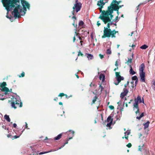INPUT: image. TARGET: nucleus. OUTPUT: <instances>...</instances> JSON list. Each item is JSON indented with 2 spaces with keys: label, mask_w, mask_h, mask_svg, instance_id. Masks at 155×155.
Returning a JSON list of instances; mask_svg holds the SVG:
<instances>
[{
  "label": "nucleus",
  "mask_w": 155,
  "mask_h": 155,
  "mask_svg": "<svg viewBox=\"0 0 155 155\" xmlns=\"http://www.w3.org/2000/svg\"><path fill=\"white\" fill-rule=\"evenodd\" d=\"M3 6L8 11H12L15 18H19L21 15H24L27 11L26 8L29 9L30 4L25 0H2Z\"/></svg>",
  "instance_id": "1"
},
{
  "label": "nucleus",
  "mask_w": 155,
  "mask_h": 155,
  "mask_svg": "<svg viewBox=\"0 0 155 155\" xmlns=\"http://www.w3.org/2000/svg\"><path fill=\"white\" fill-rule=\"evenodd\" d=\"M101 12V15H100L99 18L102 20L105 24L110 21L113 18L114 15L112 14L113 13V10L112 8H111L110 6L108 7L107 10H103Z\"/></svg>",
  "instance_id": "2"
},
{
  "label": "nucleus",
  "mask_w": 155,
  "mask_h": 155,
  "mask_svg": "<svg viewBox=\"0 0 155 155\" xmlns=\"http://www.w3.org/2000/svg\"><path fill=\"white\" fill-rule=\"evenodd\" d=\"M134 103L133 104V108L134 109V108H136L137 109V110L135 112L137 114L139 112V109L138 105V103L139 102V103L143 102L144 103L143 99V101H142L141 97L140 96H138L137 98H135L134 100Z\"/></svg>",
  "instance_id": "3"
},
{
  "label": "nucleus",
  "mask_w": 155,
  "mask_h": 155,
  "mask_svg": "<svg viewBox=\"0 0 155 155\" xmlns=\"http://www.w3.org/2000/svg\"><path fill=\"white\" fill-rule=\"evenodd\" d=\"M104 34L101 37L102 38H104L106 37L109 38L110 37L112 38L111 30L110 29L105 28V27H104Z\"/></svg>",
  "instance_id": "4"
},
{
  "label": "nucleus",
  "mask_w": 155,
  "mask_h": 155,
  "mask_svg": "<svg viewBox=\"0 0 155 155\" xmlns=\"http://www.w3.org/2000/svg\"><path fill=\"white\" fill-rule=\"evenodd\" d=\"M116 75V79L117 82V83H114V84L116 85H118L121 82V81L124 80V78L123 76H121L120 75V72H116L115 73Z\"/></svg>",
  "instance_id": "5"
},
{
  "label": "nucleus",
  "mask_w": 155,
  "mask_h": 155,
  "mask_svg": "<svg viewBox=\"0 0 155 155\" xmlns=\"http://www.w3.org/2000/svg\"><path fill=\"white\" fill-rule=\"evenodd\" d=\"M7 85L6 83L5 82H3L1 84H0V87L2 88L1 91L2 92H5V94L6 95L8 94V92H9V89L5 86Z\"/></svg>",
  "instance_id": "6"
},
{
  "label": "nucleus",
  "mask_w": 155,
  "mask_h": 155,
  "mask_svg": "<svg viewBox=\"0 0 155 155\" xmlns=\"http://www.w3.org/2000/svg\"><path fill=\"white\" fill-rule=\"evenodd\" d=\"M75 2L76 3L73 7V9L78 12L81 10L82 4L81 2H78V0H76Z\"/></svg>",
  "instance_id": "7"
},
{
  "label": "nucleus",
  "mask_w": 155,
  "mask_h": 155,
  "mask_svg": "<svg viewBox=\"0 0 155 155\" xmlns=\"http://www.w3.org/2000/svg\"><path fill=\"white\" fill-rule=\"evenodd\" d=\"M113 120V119L112 118V117L109 116L107 117V120H105V122H103V124L106 125L107 127H110L112 123Z\"/></svg>",
  "instance_id": "8"
},
{
  "label": "nucleus",
  "mask_w": 155,
  "mask_h": 155,
  "mask_svg": "<svg viewBox=\"0 0 155 155\" xmlns=\"http://www.w3.org/2000/svg\"><path fill=\"white\" fill-rule=\"evenodd\" d=\"M121 2V1H117L116 0H113L109 6H110V7L112 8H115L116 9H117L118 8H119L118 7V5Z\"/></svg>",
  "instance_id": "9"
},
{
  "label": "nucleus",
  "mask_w": 155,
  "mask_h": 155,
  "mask_svg": "<svg viewBox=\"0 0 155 155\" xmlns=\"http://www.w3.org/2000/svg\"><path fill=\"white\" fill-rule=\"evenodd\" d=\"M9 102L11 104V106L12 107L14 108L15 109L17 107H21L22 106V103H17L15 102H12V101H9Z\"/></svg>",
  "instance_id": "10"
},
{
  "label": "nucleus",
  "mask_w": 155,
  "mask_h": 155,
  "mask_svg": "<svg viewBox=\"0 0 155 155\" xmlns=\"http://www.w3.org/2000/svg\"><path fill=\"white\" fill-rule=\"evenodd\" d=\"M104 0H100V1H98L97 2V5L98 7H100L99 8V9L100 12L102 11V9L103 8V6L106 3V2H103Z\"/></svg>",
  "instance_id": "11"
},
{
  "label": "nucleus",
  "mask_w": 155,
  "mask_h": 155,
  "mask_svg": "<svg viewBox=\"0 0 155 155\" xmlns=\"http://www.w3.org/2000/svg\"><path fill=\"white\" fill-rule=\"evenodd\" d=\"M129 91L126 88H124L123 89V92L121 93L120 95V97L122 99L125 96H126Z\"/></svg>",
  "instance_id": "12"
},
{
  "label": "nucleus",
  "mask_w": 155,
  "mask_h": 155,
  "mask_svg": "<svg viewBox=\"0 0 155 155\" xmlns=\"http://www.w3.org/2000/svg\"><path fill=\"white\" fill-rule=\"evenodd\" d=\"M139 74L141 78V81L143 82H145V75L144 72H139Z\"/></svg>",
  "instance_id": "13"
},
{
  "label": "nucleus",
  "mask_w": 155,
  "mask_h": 155,
  "mask_svg": "<svg viewBox=\"0 0 155 155\" xmlns=\"http://www.w3.org/2000/svg\"><path fill=\"white\" fill-rule=\"evenodd\" d=\"M69 131L70 132H71V133H72V136L70 137H69L68 138V139L67 140L66 142V143H64V144L61 147H63L65 146V145L66 144H67L68 143V140H70V139H72V137L74 136V131L71 130H70Z\"/></svg>",
  "instance_id": "14"
},
{
  "label": "nucleus",
  "mask_w": 155,
  "mask_h": 155,
  "mask_svg": "<svg viewBox=\"0 0 155 155\" xmlns=\"http://www.w3.org/2000/svg\"><path fill=\"white\" fill-rule=\"evenodd\" d=\"M134 54L132 53L131 57L130 58H128V61L125 63L126 64H127V65H129L130 64L129 63H131L132 62V60L133 58Z\"/></svg>",
  "instance_id": "15"
},
{
  "label": "nucleus",
  "mask_w": 155,
  "mask_h": 155,
  "mask_svg": "<svg viewBox=\"0 0 155 155\" xmlns=\"http://www.w3.org/2000/svg\"><path fill=\"white\" fill-rule=\"evenodd\" d=\"M145 68V66L143 63L139 67V72H144V69Z\"/></svg>",
  "instance_id": "16"
},
{
  "label": "nucleus",
  "mask_w": 155,
  "mask_h": 155,
  "mask_svg": "<svg viewBox=\"0 0 155 155\" xmlns=\"http://www.w3.org/2000/svg\"><path fill=\"white\" fill-rule=\"evenodd\" d=\"M129 66L130 68L129 71L130 74L132 75L135 74L136 73L133 70L131 65L130 64Z\"/></svg>",
  "instance_id": "17"
},
{
  "label": "nucleus",
  "mask_w": 155,
  "mask_h": 155,
  "mask_svg": "<svg viewBox=\"0 0 155 155\" xmlns=\"http://www.w3.org/2000/svg\"><path fill=\"white\" fill-rule=\"evenodd\" d=\"M99 78L100 80H102V82H103L105 80V75L103 74H101L99 75Z\"/></svg>",
  "instance_id": "18"
},
{
  "label": "nucleus",
  "mask_w": 155,
  "mask_h": 155,
  "mask_svg": "<svg viewBox=\"0 0 155 155\" xmlns=\"http://www.w3.org/2000/svg\"><path fill=\"white\" fill-rule=\"evenodd\" d=\"M111 32L112 38H115L116 37L115 35L118 31H116L115 29H114L112 31L111 30Z\"/></svg>",
  "instance_id": "19"
},
{
  "label": "nucleus",
  "mask_w": 155,
  "mask_h": 155,
  "mask_svg": "<svg viewBox=\"0 0 155 155\" xmlns=\"http://www.w3.org/2000/svg\"><path fill=\"white\" fill-rule=\"evenodd\" d=\"M75 34L76 36L78 37L79 38V40H80V41H82L81 36H80V34L79 33H77V32L76 29H75Z\"/></svg>",
  "instance_id": "20"
},
{
  "label": "nucleus",
  "mask_w": 155,
  "mask_h": 155,
  "mask_svg": "<svg viewBox=\"0 0 155 155\" xmlns=\"http://www.w3.org/2000/svg\"><path fill=\"white\" fill-rule=\"evenodd\" d=\"M150 123V122L149 121H147L146 123L143 124V125L144 126V128L145 129L148 127Z\"/></svg>",
  "instance_id": "21"
},
{
  "label": "nucleus",
  "mask_w": 155,
  "mask_h": 155,
  "mask_svg": "<svg viewBox=\"0 0 155 155\" xmlns=\"http://www.w3.org/2000/svg\"><path fill=\"white\" fill-rule=\"evenodd\" d=\"M87 57L88 58V60H91L93 59L94 57L93 55L91 54H87Z\"/></svg>",
  "instance_id": "22"
},
{
  "label": "nucleus",
  "mask_w": 155,
  "mask_h": 155,
  "mask_svg": "<svg viewBox=\"0 0 155 155\" xmlns=\"http://www.w3.org/2000/svg\"><path fill=\"white\" fill-rule=\"evenodd\" d=\"M4 118L8 122H10V118L8 115L5 114L4 116Z\"/></svg>",
  "instance_id": "23"
},
{
  "label": "nucleus",
  "mask_w": 155,
  "mask_h": 155,
  "mask_svg": "<svg viewBox=\"0 0 155 155\" xmlns=\"http://www.w3.org/2000/svg\"><path fill=\"white\" fill-rule=\"evenodd\" d=\"M62 136V134H61L58 135L57 137L54 138V140H58L60 139Z\"/></svg>",
  "instance_id": "24"
},
{
  "label": "nucleus",
  "mask_w": 155,
  "mask_h": 155,
  "mask_svg": "<svg viewBox=\"0 0 155 155\" xmlns=\"http://www.w3.org/2000/svg\"><path fill=\"white\" fill-rule=\"evenodd\" d=\"M148 47V46L146 45H144L140 47V48L143 49H145Z\"/></svg>",
  "instance_id": "25"
},
{
  "label": "nucleus",
  "mask_w": 155,
  "mask_h": 155,
  "mask_svg": "<svg viewBox=\"0 0 155 155\" xmlns=\"http://www.w3.org/2000/svg\"><path fill=\"white\" fill-rule=\"evenodd\" d=\"M97 96H95V97L93 98V100H92V103L91 104H94L95 102L96 101L97 99Z\"/></svg>",
  "instance_id": "26"
},
{
  "label": "nucleus",
  "mask_w": 155,
  "mask_h": 155,
  "mask_svg": "<svg viewBox=\"0 0 155 155\" xmlns=\"http://www.w3.org/2000/svg\"><path fill=\"white\" fill-rule=\"evenodd\" d=\"M144 113L143 112L142 113L139 117L137 116L136 117L137 119L138 120L140 119L141 117H142L144 116Z\"/></svg>",
  "instance_id": "27"
},
{
  "label": "nucleus",
  "mask_w": 155,
  "mask_h": 155,
  "mask_svg": "<svg viewBox=\"0 0 155 155\" xmlns=\"http://www.w3.org/2000/svg\"><path fill=\"white\" fill-rule=\"evenodd\" d=\"M12 102H17V103H22L21 101L17 100V99L15 98V99H14V100L13 101H12Z\"/></svg>",
  "instance_id": "28"
},
{
  "label": "nucleus",
  "mask_w": 155,
  "mask_h": 155,
  "mask_svg": "<svg viewBox=\"0 0 155 155\" xmlns=\"http://www.w3.org/2000/svg\"><path fill=\"white\" fill-rule=\"evenodd\" d=\"M106 53L107 54H111V50L110 49H108L107 50Z\"/></svg>",
  "instance_id": "29"
},
{
  "label": "nucleus",
  "mask_w": 155,
  "mask_h": 155,
  "mask_svg": "<svg viewBox=\"0 0 155 155\" xmlns=\"http://www.w3.org/2000/svg\"><path fill=\"white\" fill-rule=\"evenodd\" d=\"M84 24V23L82 21H79L78 25L79 26H82Z\"/></svg>",
  "instance_id": "30"
},
{
  "label": "nucleus",
  "mask_w": 155,
  "mask_h": 155,
  "mask_svg": "<svg viewBox=\"0 0 155 155\" xmlns=\"http://www.w3.org/2000/svg\"><path fill=\"white\" fill-rule=\"evenodd\" d=\"M144 146V144H143L142 146L141 147L140 146H138V150L140 151H142V147Z\"/></svg>",
  "instance_id": "31"
},
{
  "label": "nucleus",
  "mask_w": 155,
  "mask_h": 155,
  "mask_svg": "<svg viewBox=\"0 0 155 155\" xmlns=\"http://www.w3.org/2000/svg\"><path fill=\"white\" fill-rule=\"evenodd\" d=\"M65 95V94H64L63 93H61L59 94V95H58V97H61H61L64 96Z\"/></svg>",
  "instance_id": "32"
},
{
  "label": "nucleus",
  "mask_w": 155,
  "mask_h": 155,
  "mask_svg": "<svg viewBox=\"0 0 155 155\" xmlns=\"http://www.w3.org/2000/svg\"><path fill=\"white\" fill-rule=\"evenodd\" d=\"M118 16H117L114 19H113V21L114 22H115L116 23L117 22V20H118Z\"/></svg>",
  "instance_id": "33"
},
{
  "label": "nucleus",
  "mask_w": 155,
  "mask_h": 155,
  "mask_svg": "<svg viewBox=\"0 0 155 155\" xmlns=\"http://www.w3.org/2000/svg\"><path fill=\"white\" fill-rule=\"evenodd\" d=\"M132 79L133 80L135 81L137 80L138 78L137 76H134L132 77Z\"/></svg>",
  "instance_id": "34"
},
{
  "label": "nucleus",
  "mask_w": 155,
  "mask_h": 155,
  "mask_svg": "<svg viewBox=\"0 0 155 155\" xmlns=\"http://www.w3.org/2000/svg\"><path fill=\"white\" fill-rule=\"evenodd\" d=\"M112 9H113V11H117V13L118 14V15L117 16H118V15L119 14V12L118 8L117 9H116L115 8H112Z\"/></svg>",
  "instance_id": "35"
},
{
  "label": "nucleus",
  "mask_w": 155,
  "mask_h": 155,
  "mask_svg": "<svg viewBox=\"0 0 155 155\" xmlns=\"http://www.w3.org/2000/svg\"><path fill=\"white\" fill-rule=\"evenodd\" d=\"M81 56L82 57H83L84 55L83 54H82V53L81 52L80 50H79V51L78 52V56Z\"/></svg>",
  "instance_id": "36"
},
{
  "label": "nucleus",
  "mask_w": 155,
  "mask_h": 155,
  "mask_svg": "<svg viewBox=\"0 0 155 155\" xmlns=\"http://www.w3.org/2000/svg\"><path fill=\"white\" fill-rule=\"evenodd\" d=\"M25 73L24 72H23L21 74V75H19V78L23 77L25 76Z\"/></svg>",
  "instance_id": "37"
},
{
  "label": "nucleus",
  "mask_w": 155,
  "mask_h": 155,
  "mask_svg": "<svg viewBox=\"0 0 155 155\" xmlns=\"http://www.w3.org/2000/svg\"><path fill=\"white\" fill-rule=\"evenodd\" d=\"M129 81H128L127 82V83L124 85V88H126V87H127V85L129 84Z\"/></svg>",
  "instance_id": "38"
},
{
  "label": "nucleus",
  "mask_w": 155,
  "mask_h": 155,
  "mask_svg": "<svg viewBox=\"0 0 155 155\" xmlns=\"http://www.w3.org/2000/svg\"><path fill=\"white\" fill-rule=\"evenodd\" d=\"M50 151H47V152H41L39 153V155L42 154H43L46 153H48L50 152Z\"/></svg>",
  "instance_id": "39"
},
{
  "label": "nucleus",
  "mask_w": 155,
  "mask_h": 155,
  "mask_svg": "<svg viewBox=\"0 0 155 155\" xmlns=\"http://www.w3.org/2000/svg\"><path fill=\"white\" fill-rule=\"evenodd\" d=\"M126 146L128 148H130L132 146V144L130 143H129Z\"/></svg>",
  "instance_id": "40"
},
{
  "label": "nucleus",
  "mask_w": 155,
  "mask_h": 155,
  "mask_svg": "<svg viewBox=\"0 0 155 155\" xmlns=\"http://www.w3.org/2000/svg\"><path fill=\"white\" fill-rule=\"evenodd\" d=\"M108 23H109V24L110 25H113V24H114V21H113V20L112 21L111 20L110 21H109L108 22H107Z\"/></svg>",
  "instance_id": "41"
},
{
  "label": "nucleus",
  "mask_w": 155,
  "mask_h": 155,
  "mask_svg": "<svg viewBox=\"0 0 155 155\" xmlns=\"http://www.w3.org/2000/svg\"><path fill=\"white\" fill-rule=\"evenodd\" d=\"M109 108H110V110H113L114 109V106H112V105H110L109 106Z\"/></svg>",
  "instance_id": "42"
},
{
  "label": "nucleus",
  "mask_w": 155,
  "mask_h": 155,
  "mask_svg": "<svg viewBox=\"0 0 155 155\" xmlns=\"http://www.w3.org/2000/svg\"><path fill=\"white\" fill-rule=\"evenodd\" d=\"M65 95H64V96H65V97L67 99H68L69 97H72V95H70V96H68L67 94H65Z\"/></svg>",
  "instance_id": "43"
},
{
  "label": "nucleus",
  "mask_w": 155,
  "mask_h": 155,
  "mask_svg": "<svg viewBox=\"0 0 155 155\" xmlns=\"http://www.w3.org/2000/svg\"><path fill=\"white\" fill-rule=\"evenodd\" d=\"M99 87L101 88V91L104 89L103 87L102 86L101 84L100 85Z\"/></svg>",
  "instance_id": "44"
},
{
  "label": "nucleus",
  "mask_w": 155,
  "mask_h": 155,
  "mask_svg": "<svg viewBox=\"0 0 155 155\" xmlns=\"http://www.w3.org/2000/svg\"><path fill=\"white\" fill-rule=\"evenodd\" d=\"M110 25L109 24V23H107V27H105V28H108V29H110Z\"/></svg>",
  "instance_id": "45"
},
{
  "label": "nucleus",
  "mask_w": 155,
  "mask_h": 155,
  "mask_svg": "<svg viewBox=\"0 0 155 155\" xmlns=\"http://www.w3.org/2000/svg\"><path fill=\"white\" fill-rule=\"evenodd\" d=\"M99 56L101 59H102L103 58H104V55H102L101 54H99Z\"/></svg>",
  "instance_id": "46"
},
{
  "label": "nucleus",
  "mask_w": 155,
  "mask_h": 155,
  "mask_svg": "<svg viewBox=\"0 0 155 155\" xmlns=\"http://www.w3.org/2000/svg\"><path fill=\"white\" fill-rule=\"evenodd\" d=\"M115 66H116L117 67H118V62H117V61H116L115 62Z\"/></svg>",
  "instance_id": "47"
},
{
  "label": "nucleus",
  "mask_w": 155,
  "mask_h": 155,
  "mask_svg": "<svg viewBox=\"0 0 155 155\" xmlns=\"http://www.w3.org/2000/svg\"><path fill=\"white\" fill-rule=\"evenodd\" d=\"M72 25L74 26L76 28V27L77 26V25H75V22L74 21V22L72 24Z\"/></svg>",
  "instance_id": "48"
},
{
  "label": "nucleus",
  "mask_w": 155,
  "mask_h": 155,
  "mask_svg": "<svg viewBox=\"0 0 155 155\" xmlns=\"http://www.w3.org/2000/svg\"><path fill=\"white\" fill-rule=\"evenodd\" d=\"M99 21H98L97 22V25L98 26H99L100 25H101V23L99 22Z\"/></svg>",
  "instance_id": "49"
},
{
  "label": "nucleus",
  "mask_w": 155,
  "mask_h": 155,
  "mask_svg": "<svg viewBox=\"0 0 155 155\" xmlns=\"http://www.w3.org/2000/svg\"><path fill=\"white\" fill-rule=\"evenodd\" d=\"M75 11V10H73L72 12H72V15L74 16L75 15V14H74V12Z\"/></svg>",
  "instance_id": "50"
},
{
  "label": "nucleus",
  "mask_w": 155,
  "mask_h": 155,
  "mask_svg": "<svg viewBox=\"0 0 155 155\" xmlns=\"http://www.w3.org/2000/svg\"><path fill=\"white\" fill-rule=\"evenodd\" d=\"M76 36V35L75 34L73 38V42H74L75 40H76V38H75V36Z\"/></svg>",
  "instance_id": "51"
},
{
  "label": "nucleus",
  "mask_w": 155,
  "mask_h": 155,
  "mask_svg": "<svg viewBox=\"0 0 155 155\" xmlns=\"http://www.w3.org/2000/svg\"><path fill=\"white\" fill-rule=\"evenodd\" d=\"M83 41H80V44H81V47H82L83 46V44L82 43L83 42Z\"/></svg>",
  "instance_id": "52"
},
{
  "label": "nucleus",
  "mask_w": 155,
  "mask_h": 155,
  "mask_svg": "<svg viewBox=\"0 0 155 155\" xmlns=\"http://www.w3.org/2000/svg\"><path fill=\"white\" fill-rule=\"evenodd\" d=\"M25 128L27 129H29V128H28V124H27V123L25 122Z\"/></svg>",
  "instance_id": "53"
},
{
  "label": "nucleus",
  "mask_w": 155,
  "mask_h": 155,
  "mask_svg": "<svg viewBox=\"0 0 155 155\" xmlns=\"http://www.w3.org/2000/svg\"><path fill=\"white\" fill-rule=\"evenodd\" d=\"M13 126L14 128H16L17 127L16 124L15 123H14L13 124Z\"/></svg>",
  "instance_id": "54"
},
{
  "label": "nucleus",
  "mask_w": 155,
  "mask_h": 155,
  "mask_svg": "<svg viewBox=\"0 0 155 155\" xmlns=\"http://www.w3.org/2000/svg\"><path fill=\"white\" fill-rule=\"evenodd\" d=\"M19 137V136H18L15 135L14 136V137L15 139H16L18 138Z\"/></svg>",
  "instance_id": "55"
},
{
  "label": "nucleus",
  "mask_w": 155,
  "mask_h": 155,
  "mask_svg": "<svg viewBox=\"0 0 155 155\" xmlns=\"http://www.w3.org/2000/svg\"><path fill=\"white\" fill-rule=\"evenodd\" d=\"M54 101H57V100H58V98L57 97H55V98H54Z\"/></svg>",
  "instance_id": "56"
},
{
  "label": "nucleus",
  "mask_w": 155,
  "mask_h": 155,
  "mask_svg": "<svg viewBox=\"0 0 155 155\" xmlns=\"http://www.w3.org/2000/svg\"><path fill=\"white\" fill-rule=\"evenodd\" d=\"M124 138H125L126 139L128 140V136H127V137H122L123 139H124Z\"/></svg>",
  "instance_id": "57"
},
{
  "label": "nucleus",
  "mask_w": 155,
  "mask_h": 155,
  "mask_svg": "<svg viewBox=\"0 0 155 155\" xmlns=\"http://www.w3.org/2000/svg\"><path fill=\"white\" fill-rule=\"evenodd\" d=\"M12 135H11L10 134H8L7 135V137H12Z\"/></svg>",
  "instance_id": "58"
},
{
  "label": "nucleus",
  "mask_w": 155,
  "mask_h": 155,
  "mask_svg": "<svg viewBox=\"0 0 155 155\" xmlns=\"http://www.w3.org/2000/svg\"><path fill=\"white\" fill-rule=\"evenodd\" d=\"M152 83V84L154 85V84H155V82L154 80H153Z\"/></svg>",
  "instance_id": "59"
},
{
  "label": "nucleus",
  "mask_w": 155,
  "mask_h": 155,
  "mask_svg": "<svg viewBox=\"0 0 155 155\" xmlns=\"http://www.w3.org/2000/svg\"><path fill=\"white\" fill-rule=\"evenodd\" d=\"M81 39L82 40V41H84V37L83 36H81Z\"/></svg>",
  "instance_id": "60"
},
{
  "label": "nucleus",
  "mask_w": 155,
  "mask_h": 155,
  "mask_svg": "<svg viewBox=\"0 0 155 155\" xmlns=\"http://www.w3.org/2000/svg\"><path fill=\"white\" fill-rule=\"evenodd\" d=\"M152 87L154 89L155 88V84H154V85L152 84Z\"/></svg>",
  "instance_id": "61"
},
{
  "label": "nucleus",
  "mask_w": 155,
  "mask_h": 155,
  "mask_svg": "<svg viewBox=\"0 0 155 155\" xmlns=\"http://www.w3.org/2000/svg\"><path fill=\"white\" fill-rule=\"evenodd\" d=\"M90 87H92V86H94V84H92V83H91V84H90Z\"/></svg>",
  "instance_id": "62"
},
{
  "label": "nucleus",
  "mask_w": 155,
  "mask_h": 155,
  "mask_svg": "<svg viewBox=\"0 0 155 155\" xmlns=\"http://www.w3.org/2000/svg\"><path fill=\"white\" fill-rule=\"evenodd\" d=\"M134 81H132V82H131V84H133V85H132V88H134Z\"/></svg>",
  "instance_id": "63"
},
{
  "label": "nucleus",
  "mask_w": 155,
  "mask_h": 155,
  "mask_svg": "<svg viewBox=\"0 0 155 155\" xmlns=\"http://www.w3.org/2000/svg\"><path fill=\"white\" fill-rule=\"evenodd\" d=\"M136 46L135 45H134V44H133L132 46H131V47L133 48H134Z\"/></svg>",
  "instance_id": "64"
}]
</instances>
